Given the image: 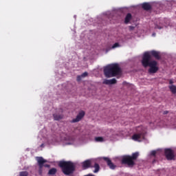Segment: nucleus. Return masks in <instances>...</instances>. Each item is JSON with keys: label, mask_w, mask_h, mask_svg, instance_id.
<instances>
[{"label": "nucleus", "mask_w": 176, "mask_h": 176, "mask_svg": "<svg viewBox=\"0 0 176 176\" xmlns=\"http://www.w3.org/2000/svg\"><path fill=\"white\" fill-rule=\"evenodd\" d=\"M142 65L144 68L149 67V74H156L159 71V67H157V62L156 60H151V54L148 52H145L143 55L142 60Z\"/></svg>", "instance_id": "f257e3e1"}, {"label": "nucleus", "mask_w": 176, "mask_h": 176, "mask_svg": "<svg viewBox=\"0 0 176 176\" xmlns=\"http://www.w3.org/2000/svg\"><path fill=\"white\" fill-rule=\"evenodd\" d=\"M106 78H113L122 74V69L118 63H112L104 67L103 70Z\"/></svg>", "instance_id": "f03ea898"}, {"label": "nucleus", "mask_w": 176, "mask_h": 176, "mask_svg": "<svg viewBox=\"0 0 176 176\" xmlns=\"http://www.w3.org/2000/svg\"><path fill=\"white\" fill-rule=\"evenodd\" d=\"M58 166L61 168L62 172L65 175H71L75 171V164L71 161H60Z\"/></svg>", "instance_id": "7ed1b4c3"}, {"label": "nucleus", "mask_w": 176, "mask_h": 176, "mask_svg": "<svg viewBox=\"0 0 176 176\" xmlns=\"http://www.w3.org/2000/svg\"><path fill=\"white\" fill-rule=\"evenodd\" d=\"M140 153L135 152L131 155H124L121 161L122 164H126L128 167H134L135 166V160L138 159Z\"/></svg>", "instance_id": "20e7f679"}, {"label": "nucleus", "mask_w": 176, "mask_h": 176, "mask_svg": "<svg viewBox=\"0 0 176 176\" xmlns=\"http://www.w3.org/2000/svg\"><path fill=\"white\" fill-rule=\"evenodd\" d=\"M36 160L38 165V174L40 175H42V173H43V167L49 168L50 167V165L45 164L47 162V160L43 159V157H36Z\"/></svg>", "instance_id": "39448f33"}, {"label": "nucleus", "mask_w": 176, "mask_h": 176, "mask_svg": "<svg viewBox=\"0 0 176 176\" xmlns=\"http://www.w3.org/2000/svg\"><path fill=\"white\" fill-rule=\"evenodd\" d=\"M164 153L167 160H174V157H175V155H174V151L170 148L165 149Z\"/></svg>", "instance_id": "423d86ee"}, {"label": "nucleus", "mask_w": 176, "mask_h": 176, "mask_svg": "<svg viewBox=\"0 0 176 176\" xmlns=\"http://www.w3.org/2000/svg\"><path fill=\"white\" fill-rule=\"evenodd\" d=\"M82 167L83 170H87V168H93V161L91 160H87L82 163Z\"/></svg>", "instance_id": "0eeeda50"}, {"label": "nucleus", "mask_w": 176, "mask_h": 176, "mask_svg": "<svg viewBox=\"0 0 176 176\" xmlns=\"http://www.w3.org/2000/svg\"><path fill=\"white\" fill-rule=\"evenodd\" d=\"M145 138V133L144 132H139L138 133L133 134L132 136V140L134 141H140V140H142Z\"/></svg>", "instance_id": "6e6552de"}, {"label": "nucleus", "mask_w": 176, "mask_h": 176, "mask_svg": "<svg viewBox=\"0 0 176 176\" xmlns=\"http://www.w3.org/2000/svg\"><path fill=\"white\" fill-rule=\"evenodd\" d=\"M102 159L103 160H104V162H106L108 167H109L111 170H115L116 168V165H115L113 162H112L109 157H104Z\"/></svg>", "instance_id": "1a4fd4ad"}, {"label": "nucleus", "mask_w": 176, "mask_h": 176, "mask_svg": "<svg viewBox=\"0 0 176 176\" xmlns=\"http://www.w3.org/2000/svg\"><path fill=\"white\" fill-rule=\"evenodd\" d=\"M85 116V111H81L76 116V118L73 119L72 123H76L82 120V118Z\"/></svg>", "instance_id": "9d476101"}, {"label": "nucleus", "mask_w": 176, "mask_h": 176, "mask_svg": "<svg viewBox=\"0 0 176 176\" xmlns=\"http://www.w3.org/2000/svg\"><path fill=\"white\" fill-rule=\"evenodd\" d=\"M149 54L150 56H153V57H155L156 60H160V58H162L160 54H159V52H157L155 50L151 51Z\"/></svg>", "instance_id": "9b49d317"}, {"label": "nucleus", "mask_w": 176, "mask_h": 176, "mask_svg": "<svg viewBox=\"0 0 176 176\" xmlns=\"http://www.w3.org/2000/svg\"><path fill=\"white\" fill-rule=\"evenodd\" d=\"M118 83V80L116 78H113L111 80H104L103 85H116Z\"/></svg>", "instance_id": "f8f14e48"}, {"label": "nucleus", "mask_w": 176, "mask_h": 176, "mask_svg": "<svg viewBox=\"0 0 176 176\" xmlns=\"http://www.w3.org/2000/svg\"><path fill=\"white\" fill-rule=\"evenodd\" d=\"M92 168H95L94 170V173L96 174L100 171V164H98L97 162L93 161V166Z\"/></svg>", "instance_id": "ddd939ff"}, {"label": "nucleus", "mask_w": 176, "mask_h": 176, "mask_svg": "<svg viewBox=\"0 0 176 176\" xmlns=\"http://www.w3.org/2000/svg\"><path fill=\"white\" fill-rule=\"evenodd\" d=\"M142 8L144 10H151V9H152V6L149 3H143L142 4Z\"/></svg>", "instance_id": "4468645a"}, {"label": "nucleus", "mask_w": 176, "mask_h": 176, "mask_svg": "<svg viewBox=\"0 0 176 176\" xmlns=\"http://www.w3.org/2000/svg\"><path fill=\"white\" fill-rule=\"evenodd\" d=\"M132 16L130 13H128L126 16H125L124 23L125 24H129L130 23V20H131Z\"/></svg>", "instance_id": "2eb2a0df"}, {"label": "nucleus", "mask_w": 176, "mask_h": 176, "mask_svg": "<svg viewBox=\"0 0 176 176\" xmlns=\"http://www.w3.org/2000/svg\"><path fill=\"white\" fill-rule=\"evenodd\" d=\"M53 117L54 120H61V119H63V115H60V114H57V113H54L53 114Z\"/></svg>", "instance_id": "dca6fc26"}, {"label": "nucleus", "mask_w": 176, "mask_h": 176, "mask_svg": "<svg viewBox=\"0 0 176 176\" xmlns=\"http://www.w3.org/2000/svg\"><path fill=\"white\" fill-rule=\"evenodd\" d=\"M56 173H57V169L56 168H52L49 170L48 174L49 175H54Z\"/></svg>", "instance_id": "f3484780"}, {"label": "nucleus", "mask_w": 176, "mask_h": 176, "mask_svg": "<svg viewBox=\"0 0 176 176\" xmlns=\"http://www.w3.org/2000/svg\"><path fill=\"white\" fill-rule=\"evenodd\" d=\"M170 91L173 93V94H175L176 93V87L175 85H171L169 87Z\"/></svg>", "instance_id": "a211bd4d"}, {"label": "nucleus", "mask_w": 176, "mask_h": 176, "mask_svg": "<svg viewBox=\"0 0 176 176\" xmlns=\"http://www.w3.org/2000/svg\"><path fill=\"white\" fill-rule=\"evenodd\" d=\"M95 140L96 142H102L104 141V138L102 137H96Z\"/></svg>", "instance_id": "6ab92c4d"}, {"label": "nucleus", "mask_w": 176, "mask_h": 176, "mask_svg": "<svg viewBox=\"0 0 176 176\" xmlns=\"http://www.w3.org/2000/svg\"><path fill=\"white\" fill-rule=\"evenodd\" d=\"M19 176H28V173L27 171L20 172Z\"/></svg>", "instance_id": "aec40b11"}, {"label": "nucleus", "mask_w": 176, "mask_h": 176, "mask_svg": "<svg viewBox=\"0 0 176 176\" xmlns=\"http://www.w3.org/2000/svg\"><path fill=\"white\" fill-rule=\"evenodd\" d=\"M87 75H89V74L87 73V72H84V73H82V74H81V76H82V78H86V76H87Z\"/></svg>", "instance_id": "412c9836"}, {"label": "nucleus", "mask_w": 176, "mask_h": 176, "mask_svg": "<svg viewBox=\"0 0 176 176\" xmlns=\"http://www.w3.org/2000/svg\"><path fill=\"white\" fill-rule=\"evenodd\" d=\"M116 47H119V43H116L113 44V45L112 46L113 49H115Z\"/></svg>", "instance_id": "4be33fe9"}, {"label": "nucleus", "mask_w": 176, "mask_h": 176, "mask_svg": "<svg viewBox=\"0 0 176 176\" xmlns=\"http://www.w3.org/2000/svg\"><path fill=\"white\" fill-rule=\"evenodd\" d=\"M156 153H157V152L156 151H152L151 152V156H156Z\"/></svg>", "instance_id": "5701e85b"}, {"label": "nucleus", "mask_w": 176, "mask_h": 176, "mask_svg": "<svg viewBox=\"0 0 176 176\" xmlns=\"http://www.w3.org/2000/svg\"><path fill=\"white\" fill-rule=\"evenodd\" d=\"M82 78H83V77L82 76V75L78 76H77V81H78V82H80V80H82Z\"/></svg>", "instance_id": "b1692460"}, {"label": "nucleus", "mask_w": 176, "mask_h": 176, "mask_svg": "<svg viewBox=\"0 0 176 176\" xmlns=\"http://www.w3.org/2000/svg\"><path fill=\"white\" fill-rule=\"evenodd\" d=\"M134 28H135L134 26H129L130 31H133V30H134Z\"/></svg>", "instance_id": "393cba45"}, {"label": "nucleus", "mask_w": 176, "mask_h": 176, "mask_svg": "<svg viewBox=\"0 0 176 176\" xmlns=\"http://www.w3.org/2000/svg\"><path fill=\"white\" fill-rule=\"evenodd\" d=\"M167 113H168V111H164L163 113L164 115H167Z\"/></svg>", "instance_id": "a878e982"}, {"label": "nucleus", "mask_w": 176, "mask_h": 176, "mask_svg": "<svg viewBox=\"0 0 176 176\" xmlns=\"http://www.w3.org/2000/svg\"><path fill=\"white\" fill-rule=\"evenodd\" d=\"M155 28H158V30H162V27H160V26H159V25H157V26L155 27Z\"/></svg>", "instance_id": "bb28decb"}, {"label": "nucleus", "mask_w": 176, "mask_h": 176, "mask_svg": "<svg viewBox=\"0 0 176 176\" xmlns=\"http://www.w3.org/2000/svg\"><path fill=\"white\" fill-rule=\"evenodd\" d=\"M155 162H156V160H154L153 161V164H155Z\"/></svg>", "instance_id": "cd10ccee"}, {"label": "nucleus", "mask_w": 176, "mask_h": 176, "mask_svg": "<svg viewBox=\"0 0 176 176\" xmlns=\"http://www.w3.org/2000/svg\"><path fill=\"white\" fill-rule=\"evenodd\" d=\"M169 83H170V85H172L173 80H170L169 81Z\"/></svg>", "instance_id": "c85d7f7f"}, {"label": "nucleus", "mask_w": 176, "mask_h": 176, "mask_svg": "<svg viewBox=\"0 0 176 176\" xmlns=\"http://www.w3.org/2000/svg\"><path fill=\"white\" fill-rule=\"evenodd\" d=\"M44 145H45V144H42L41 145V148H43Z\"/></svg>", "instance_id": "c756f323"}]
</instances>
